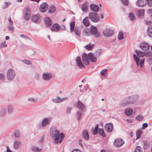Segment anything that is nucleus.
Returning a JSON list of instances; mask_svg holds the SVG:
<instances>
[{
	"label": "nucleus",
	"instance_id": "32",
	"mask_svg": "<svg viewBox=\"0 0 152 152\" xmlns=\"http://www.w3.org/2000/svg\"><path fill=\"white\" fill-rule=\"evenodd\" d=\"M13 135L16 137L18 138L20 135V133L19 130L18 129L15 130L14 132Z\"/></svg>",
	"mask_w": 152,
	"mask_h": 152
},
{
	"label": "nucleus",
	"instance_id": "26",
	"mask_svg": "<svg viewBox=\"0 0 152 152\" xmlns=\"http://www.w3.org/2000/svg\"><path fill=\"white\" fill-rule=\"evenodd\" d=\"M135 52L137 55L140 57H142L145 55V53L141 51L136 50Z\"/></svg>",
	"mask_w": 152,
	"mask_h": 152
},
{
	"label": "nucleus",
	"instance_id": "63",
	"mask_svg": "<svg viewBox=\"0 0 152 152\" xmlns=\"http://www.w3.org/2000/svg\"><path fill=\"white\" fill-rule=\"evenodd\" d=\"M75 23L74 22H72L70 24V27H74Z\"/></svg>",
	"mask_w": 152,
	"mask_h": 152
},
{
	"label": "nucleus",
	"instance_id": "19",
	"mask_svg": "<svg viewBox=\"0 0 152 152\" xmlns=\"http://www.w3.org/2000/svg\"><path fill=\"white\" fill-rule=\"evenodd\" d=\"M124 142L121 139H117L115 141L114 145L117 147H120L123 145Z\"/></svg>",
	"mask_w": 152,
	"mask_h": 152
},
{
	"label": "nucleus",
	"instance_id": "48",
	"mask_svg": "<svg viewBox=\"0 0 152 152\" xmlns=\"http://www.w3.org/2000/svg\"><path fill=\"white\" fill-rule=\"evenodd\" d=\"M139 99V96L138 95L135 94L134 96V102H137Z\"/></svg>",
	"mask_w": 152,
	"mask_h": 152
},
{
	"label": "nucleus",
	"instance_id": "10",
	"mask_svg": "<svg viewBox=\"0 0 152 152\" xmlns=\"http://www.w3.org/2000/svg\"><path fill=\"white\" fill-rule=\"evenodd\" d=\"M87 57L88 60L91 62L94 63L97 61V57L94 53H89L87 55Z\"/></svg>",
	"mask_w": 152,
	"mask_h": 152
},
{
	"label": "nucleus",
	"instance_id": "3",
	"mask_svg": "<svg viewBox=\"0 0 152 152\" xmlns=\"http://www.w3.org/2000/svg\"><path fill=\"white\" fill-rule=\"evenodd\" d=\"M134 59L137 66H140L141 68L143 67L145 61V59L144 58L140 59L135 54H134Z\"/></svg>",
	"mask_w": 152,
	"mask_h": 152
},
{
	"label": "nucleus",
	"instance_id": "12",
	"mask_svg": "<svg viewBox=\"0 0 152 152\" xmlns=\"http://www.w3.org/2000/svg\"><path fill=\"white\" fill-rule=\"evenodd\" d=\"M24 18L25 20H28L30 19L31 18V12L29 7L26 8Z\"/></svg>",
	"mask_w": 152,
	"mask_h": 152
},
{
	"label": "nucleus",
	"instance_id": "2",
	"mask_svg": "<svg viewBox=\"0 0 152 152\" xmlns=\"http://www.w3.org/2000/svg\"><path fill=\"white\" fill-rule=\"evenodd\" d=\"M89 18L93 22H98L99 20V16L96 12H91L89 14Z\"/></svg>",
	"mask_w": 152,
	"mask_h": 152
},
{
	"label": "nucleus",
	"instance_id": "25",
	"mask_svg": "<svg viewBox=\"0 0 152 152\" xmlns=\"http://www.w3.org/2000/svg\"><path fill=\"white\" fill-rule=\"evenodd\" d=\"M20 144V142L19 141L15 140L13 143L14 148L15 149H17L19 147Z\"/></svg>",
	"mask_w": 152,
	"mask_h": 152
},
{
	"label": "nucleus",
	"instance_id": "60",
	"mask_svg": "<svg viewBox=\"0 0 152 152\" xmlns=\"http://www.w3.org/2000/svg\"><path fill=\"white\" fill-rule=\"evenodd\" d=\"M11 4V3L10 2H6L5 3V6L3 7L4 8H6L7 7V6H9Z\"/></svg>",
	"mask_w": 152,
	"mask_h": 152
},
{
	"label": "nucleus",
	"instance_id": "39",
	"mask_svg": "<svg viewBox=\"0 0 152 152\" xmlns=\"http://www.w3.org/2000/svg\"><path fill=\"white\" fill-rule=\"evenodd\" d=\"M83 33L86 36H89L91 35V33L90 31H89L88 29L87 28H86L85 29Z\"/></svg>",
	"mask_w": 152,
	"mask_h": 152
},
{
	"label": "nucleus",
	"instance_id": "18",
	"mask_svg": "<svg viewBox=\"0 0 152 152\" xmlns=\"http://www.w3.org/2000/svg\"><path fill=\"white\" fill-rule=\"evenodd\" d=\"M60 29V27L57 23H54L50 28V29L52 31L58 32L59 31Z\"/></svg>",
	"mask_w": 152,
	"mask_h": 152
},
{
	"label": "nucleus",
	"instance_id": "49",
	"mask_svg": "<svg viewBox=\"0 0 152 152\" xmlns=\"http://www.w3.org/2000/svg\"><path fill=\"white\" fill-rule=\"evenodd\" d=\"M60 141H59V142L60 143L62 141L63 139L65 137V135L62 133H61L60 134Z\"/></svg>",
	"mask_w": 152,
	"mask_h": 152
},
{
	"label": "nucleus",
	"instance_id": "41",
	"mask_svg": "<svg viewBox=\"0 0 152 152\" xmlns=\"http://www.w3.org/2000/svg\"><path fill=\"white\" fill-rule=\"evenodd\" d=\"M7 111L8 113L9 114L11 113L13 111V107L11 105H9L8 106L7 108Z\"/></svg>",
	"mask_w": 152,
	"mask_h": 152
},
{
	"label": "nucleus",
	"instance_id": "46",
	"mask_svg": "<svg viewBox=\"0 0 152 152\" xmlns=\"http://www.w3.org/2000/svg\"><path fill=\"white\" fill-rule=\"evenodd\" d=\"M93 46V45H90V44H89L86 46L85 48L87 50H91L92 49Z\"/></svg>",
	"mask_w": 152,
	"mask_h": 152
},
{
	"label": "nucleus",
	"instance_id": "15",
	"mask_svg": "<svg viewBox=\"0 0 152 152\" xmlns=\"http://www.w3.org/2000/svg\"><path fill=\"white\" fill-rule=\"evenodd\" d=\"M41 18V17L38 14L34 15L32 16L31 20L33 22L37 23L40 21Z\"/></svg>",
	"mask_w": 152,
	"mask_h": 152
},
{
	"label": "nucleus",
	"instance_id": "51",
	"mask_svg": "<svg viewBox=\"0 0 152 152\" xmlns=\"http://www.w3.org/2000/svg\"><path fill=\"white\" fill-rule=\"evenodd\" d=\"M134 152H142L141 148L140 146L137 147L134 150Z\"/></svg>",
	"mask_w": 152,
	"mask_h": 152
},
{
	"label": "nucleus",
	"instance_id": "8",
	"mask_svg": "<svg viewBox=\"0 0 152 152\" xmlns=\"http://www.w3.org/2000/svg\"><path fill=\"white\" fill-rule=\"evenodd\" d=\"M148 4L147 0H138L136 4L137 7H145Z\"/></svg>",
	"mask_w": 152,
	"mask_h": 152
},
{
	"label": "nucleus",
	"instance_id": "59",
	"mask_svg": "<svg viewBox=\"0 0 152 152\" xmlns=\"http://www.w3.org/2000/svg\"><path fill=\"white\" fill-rule=\"evenodd\" d=\"M4 78V75L3 73L0 74V80H3Z\"/></svg>",
	"mask_w": 152,
	"mask_h": 152
},
{
	"label": "nucleus",
	"instance_id": "36",
	"mask_svg": "<svg viewBox=\"0 0 152 152\" xmlns=\"http://www.w3.org/2000/svg\"><path fill=\"white\" fill-rule=\"evenodd\" d=\"M144 11L143 10H140L137 11V15L139 17L143 16L144 15Z\"/></svg>",
	"mask_w": 152,
	"mask_h": 152
},
{
	"label": "nucleus",
	"instance_id": "23",
	"mask_svg": "<svg viewBox=\"0 0 152 152\" xmlns=\"http://www.w3.org/2000/svg\"><path fill=\"white\" fill-rule=\"evenodd\" d=\"M83 23L85 27H87L89 26V17H85L83 20Z\"/></svg>",
	"mask_w": 152,
	"mask_h": 152
},
{
	"label": "nucleus",
	"instance_id": "45",
	"mask_svg": "<svg viewBox=\"0 0 152 152\" xmlns=\"http://www.w3.org/2000/svg\"><path fill=\"white\" fill-rule=\"evenodd\" d=\"M88 59V58L87 54L85 53L83 54L82 56V60L83 62Z\"/></svg>",
	"mask_w": 152,
	"mask_h": 152
},
{
	"label": "nucleus",
	"instance_id": "40",
	"mask_svg": "<svg viewBox=\"0 0 152 152\" xmlns=\"http://www.w3.org/2000/svg\"><path fill=\"white\" fill-rule=\"evenodd\" d=\"M148 32L149 36L152 37V27L149 26L148 27Z\"/></svg>",
	"mask_w": 152,
	"mask_h": 152
},
{
	"label": "nucleus",
	"instance_id": "35",
	"mask_svg": "<svg viewBox=\"0 0 152 152\" xmlns=\"http://www.w3.org/2000/svg\"><path fill=\"white\" fill-rule=\"evenodd\" d=\"M98 133L102 137H104L105 136V134L103 129H98Z\"/></svg>",
	"mask_w": 152,
	"mask_h": 152
},
{
	"label": "nucleus",
	"instance_id": "61",
	"mask_svg": "<svg viewBox=\"0 0 152 152\" xmlns=\"http://www.w3.org/2000/svg\"><path fill=\"white\" fill-rule=\"evenodd\" d=\"M60 27V29L62 30H65L66 28L65 26L64 25H61Z\"/></svg>",
	"mask_w": 152,
	"mask_h": 152
},
{
	"label": "nucleus",
	"instance_id": "53",
	"mask_svg": "<svg viewBox=\"0 0 152 152\" xmlns=\"http://www.w3.org/2000/svg\"><path fill=\"white\" fill-rule=\"evenodd\" d=\"M129 18L131 21L133 20V13L131 12L130 13L129 15Z\"/></svg>",
	"mask_w": 152,
	"mask_h": 152
},
{
	"label": "nucleus",
	"instance_id": "5",
	"mask_svg": "<svg viewBox=\"0 0 152 152\" xmlns=\"http://www.w3.org/2000/svg\"><path fill=\"white\" fill-rule=\"evenodd\" d=\"M52 118L51 117L45 118L43 119L41 122L42 127H44L50 124Z\"/></svg>",
	"mask_w": 152,
	"mask_h": 152
},
{
	"label": "nucleus",
	"instance_id": "11",
	"mask_svg": "<svg viewBox=\"0 0 152 152\" xmlns=\"http://www.w3.org/2000/svg\"><path fill=\"white\" fill-rule=\"evenodd\" d=\"M52 77V74L49 73L45 72L43 73L42 77L44 80H50Z\"/></svg>",
	"mask_w": 152,
	"mask_h": 152
},
{
	"label": "nucleus",
	"instance_id": "29",
	"mask_svg": "<svg viewBox=\"0 0 152 152\" xmlns=\"http://www.w3.org/2000/svg\"><path fill=\"white\" fill-rule=\"evenodd\" d=\"M31 149V151L34 152H40L42 150V148L35 146L32 147Z\"/></svg>",
	"mask_w": 152,
	"mask_h": 152
},
{
	"label": "nucleus",
	"instance_id": "47",
	"mask_svg": "<svg viewBox=\"0 0 152 152\" xmlns=\"http://www.w3.org/2000/svg\"><path fill=\"white\" fill-rule=\"evenodd\" d=\"M123 4L125 6H127L129 4L128 0H121Z\"/></svg>",
	"mask_w": 152,
	"mask_h": 152
},
{
	"label": "nucleus",
	"instance_id": "17",
	"mask_svg": "<svg viewBox=\"0 0 152 152\" xmlns=\"http://www.w3.org/2000/svg\"><path fill=\"white\" fill-rule=\"evenodd\" d=\"M9 24L7 26V28L8 30L11 31L12 33H13L14 32V27L13 26V22L11 20L10 17L9 18Z\"/></svg>",
	"mask_w": 152,
	"mask_h": 152
},
{
	"label": "nucleus",
	"instance_id": "54",
	"mask_svg": "<svg viewBox=\"0 0 152 152\" xmlns=\"http://www.w3.org/2000/svg\"><path fill=\"white\" fill-rule=\"evenodd\" d=\"M148 5L149 7H152V0H147Z\"/></svg>",
	"mask_w": 152,
	"mask_h": 152
},
{
	"label": "nucleus",
	"instance_id": "7",
	"mask_svg": "<svg viewBox=\"0 0 152 152\" xmlns=\"http://www.w3.org/2000/svg\"><path fill=\"white\" fill-rule=\"evenodd\" d=\"M90 32L92 35H95L96 37H100V34L97 31V28L95 26H93L91 28Z\"/></svg>",
	"mask_w": 152,
	"mask_h": 152
},
{
	"label": "nucleus",
	"instance_id": "27",
	"mask_svg": "<svg viewBox=\"0 0 152 152\" xmlns=\"http://www.w3.org/2000/svg\"><path fill=\"white\" fill-rule=\"evenodd\" d=\"M103 50L101 49H98L94 53L97 57H99L102 53Z\"/></svg>",
	"mask_w": 152,
	"mask_h": 152
},
{
	"label": "nucleus",
	"instance_id": "14",
	"mask_svg": "<svg viewBox=\"0 0 152 152\" xmlns=\"http://www.w3.org/2000/svg\"><path fill=\"white\" fill-rule=\"evenodd\" d=\"M105 130L107 132H110L113 129V126L112 123H110L106 124L104 126Z\"/></svg>",
	"mask_w": 152,
	"mask_h": 152
},
{
	"label": "nucleus",
	"instance_id": "21",
	"mask_svg": "<svg viewBox=\"0 0 152 152\" xmlns=\"http://www.w3.org/2000/svg\"><path fill=\"white\" fill-rule=\"evenodd\" d=\"M45 23L47 27L50 26L52 25L51 19L48 17H45L44 18Z\"/></svg>",
	"mask_w": 152,
	"mask_h": 152
},
{
	"label": "nucleus",
	"instance_id": "38",
	"mask_svg": "<svg viewBox=\"0 0 152 152\" xmlns=\"http://www.w3.org/2000/svg\"><path fill=\"white\" fill-rule=\"evenodd\" d=\"M52 101L53 102L56 103L61 102V98L59 96H57L56 99H53Z\"/></svg>",
	"mask_w": 152,
	"mask_h": 152
},
{
	"label": "nucleus",
	"instance_id": "31",
	"mask_svg": "<svg viewBox=\"0 0 152 152\" xmlns=\"http://www.w3.org/2000/svg\"><path fill=\"white\" fill-rule=\"evenodd\" d=\"M56 10V8L55 6L53 5L50 6L48 12L49 13H53L55 12Z\"/></svg>",
	"mask_w": 152,
	"mask_h": 152
},
{
	"label": "nucleus",
	"instance_id": "57",
	"mask_svg": "<svg viewBox=\"0 0 152 152\" xmlns=\"http://www.w3.org/2000/svg\"><path fill=\"white\" fill-rule=\"evenodd\" d=\"M148 126V124L147 123H145L142 124V129H145Z\"/></svg>",
	"mask_w": 152,
	"mask_h": 152
},
{
	"label": "nucleus",
	"instance_id": "42",
	"mask_svg": "<svg viewBox=\"0 0 152 152\" xmlns=\"http://www.w3.org/2000/svg\"><path fill=\"white\" fill-rule=\"evenodd\" d=\"M74 31L75 34L78 36L80 35L81 34L80 30L78 28L75 27V29Z\"/></svg>",
	"mask_w": 152,
	"mask_h": 152
},
{
	"label": "nucleus",
	"instance_id": "34",
	"mask_svg": "<svg viewBox=\"0 0 152 152\" xmlns=\"http://www.w3.org/2000/svg\"><path fill=\"white\" fill-rule=\"evenodd\" d=\"M6 110L5 108H3L0 110V116L1 117H3L5 116L6 114Z\"/></svg>",
	"mask_w": 152,
	"mask_h": 152
},
{
	"label": "nucleus",
	"instance_id": "55",
	"mask_svg": "<svg viewBox=\"0 0 152 152\" xmlns=\"http://www.w3.org/2000/svg\"><path fill=\"white\" fill-rule=\"evenodd\" d=\"M20 37H23L25 38L26 39L31 40V39L29 38L28 36H27L26 35L22 34L20 35Z\"/></svg>",
	"mask_w": 152,
	"mask_h": 152
},
{
	"label": "nucleus",
	"instance_id": "64",
	"mask_svg": "<svg viewBox=\"0 0 152 152\" xmlns=\"http://www.w3.org/2000/svg\"><path fill=\"white\" fill-rule=\"evenodd\" d=\"M148 11L150 14V15L151 18H152V9H151L148 10Z\"/></svg>",
	"mask_w": 152,
	"mask_h": 152
},
{
	"label": "nucleus",
	"instance_id": "20",
	"mask_svg": "<svg viewBox=\"0 0 152 152\" xmlns=\"http://www.w3.org/2000/svg\"><path fill=\"white\" fill-rule=\"evenodd\" d=\"M82 136L84 139L86 140H87L89 139V136L87 130L85 129L83 131Z\"/></svg>",
	"mask_w": 152,
	"mask_h": 152
},
{
	"label": "nucleus",
	"instance_id": "1",
	"mask_svg": "<svg viewBox=\"0 0 152 152\" xmlns=\"http://www.w3.org/2000/svg\"><path fill=\"white\" fill-rule=\"evenodd\" d=\"M50 136L51 137L54 138V142L56 144L59 143L60 137V133L55 126H52L50 128Z\"/></svg>",
	"mask_w": 152,
	"mask_h": 152
},
{
	"label": "nucleus",
	"instance_id": "43",
	"mask_svg": "<svg viewBox=\"0 0 152 152\" xmlns=\"http://www.w3.org/2000/svg\"><path fill=\"white\" fill-rule=\"evenodd\" d=\"M108 70L107 69H102L100 72L101 75L103 76H106V74Z\"/></svg>",
	"mask_w": 152,
	"mask_h": 152
},
{
	"label": "nucleus",
	"instance_id": "24",
	"mask_svg": "<svg viewBox=\"0 0 152 152\" xmlns=\"http://www.w3.org/2000/svg\"><path fill=\"white\" fill-rule=\"evenodd\" d=\"M77 107L80 110H83L84 108V105L80 101L77 102Z\"/></svg>",
	"mask_w": 152,
	"mask_h": 152
},
{
	"label": "nucleus",
	"instance_id": "4",
	"mask_svg": "<svg viewBox=\"0 0 152 152\" xmlns=\"http://www.w3.org/2000/svg\"><path fill=\"white\" fill-rule=\"evenodd\" d=\"M15 75V71L11 69L8 70L7 72V78L9 80H12Z\"/></svg>",
	"mask_w": 152,
	"mask_h": 152
},
{
	"label": "nucleus",
	"instance_id": "9",
	"mask_svg": "<svg viewBox=\"0 0 152 152\" xmlns=\"http://www.w3.org/2000/svg\"><path fill=\"white\" fill-rule=\"evenodd\" d=\"M140 48L143 50H148L150 48L149 45L145 42H143L141 43L140 45Z\"/></svg>",
	"mask_w": 152,
	"mask_h": 152
},
{
	"label": "nucleus",
	"instance_id": "28",
	"mask_svg": "<svg viewBox=\"0 0 152 152\" xmlns=\"http://www.w3.org/2000/svg\"><path fill=\"white\" fill-rule=\"evenodd\" d=\"M142 133V131L141 129H139L137 130L136 132V140H137L139 139Z\"/></svg>",
	"mask_w": 152,
	"mask_h": 152
},
{
	"label": "nucleus",
	"instance_id": "16",
	"mask_svg": "<svg viewBox=\"0 0 152 152\" xmlns=\"http://www.w3.org/2000/svg\"><path fill=\"white\" fill-rule=\"evenodd\" d=\"M75 61L77 62V65L78 67L82 69H84L85 68L82 62L80 57L79 56L77 57L76 58Z\"/></svg>",
	"mask_w": 152,
	"mask_h": 152
},
{
	"label": "nucleus",
	"instance_id": "13",
	"mask_svg": "<svg viewBox=\"0 0 152 152\" xmlns=\"http://www.w3.org/2000/svg\"><path fill=\"white\" fill-rule=\"evenodd\" d=\"M48 5L46 2L43 3L39 7V10L42 12H46L48 9Z\"/></svg>",
	"mask_w": 152,
	"mask_h": 152
},
{
	"label": "nucleus",
	"instance_id": "37",
	"mask_svg": "<svg viewBox=\"0 0 152 152\" xmlns=\"http://www.w3.org/2000/svg\"><path fill=\"white\" fill-rule=\"evenodd\" d=\"M123 32L121 31L119 32V34L118 36V38L119 40H121L123 39L124 38V37Z\"/></svg>",
	"mask_w": 152,
	"mask_h": 152
},
{
	"label": "nucleus",
	"instance_id": "56",
	"mask_svg": "<svg viewBox=\"0 0 152 152\" xmlns=\"http://www.w3.org/2000/svg\"><path fill=\"white\" fill-rule=\"evenodd\" d=\"M77 115L78 117L77 120H79L82 115L81 113L80 112H77Z\"/></svg>",
	"mask_w": 152,
	"mask_h": 152
},
{
	"label": "nucleus",
	"instance_id": "6",
	"mask_svg": "<svg viewBox=\"0 0 152 152\" xmlns=\"http://www.w3.org/2000/svg\"><path fill=\"white\" fill-rule=\"evenodd\" d=\"M114 33V31L113 30L109 28H106L103 31V34L105 37L111 36Z\"/></svg>",
	"mask_w": 152,
	"mask_h": 152
},
{
	"label": "nucleus",
	"instance_id": "22",
	"mask_svg": "<svg viewBox=\"0 0 152 152\" xmlns=\"http://www.w3.org/2000/svg\"><path fill=\"white\" fill-rule=\"evenodd\" d=\"M90 8L92 11L95 12L98 11L99 10V7L98 6L94 4H91Z\"/></svg>",
	"mask_w": 152,
	"mask_h": 152
},
{
	"label": "nucleus",
	"instance_id": "33",
	"mask_svg": "<svg viewBox=\"0 0 152 152\" xmlns=\"http://www.w3.org/2000/svg\"><path fill=\"white\" fill-rule=\"evenodd\" d=\"M81 9L82 11L84 12H86L88 10V6L86 3H85L81 6Z\"/></svg>",
	"mask_w": 152,
	"mask_h": 152
},
{
	"label": "nucleus",
	"instance_id": "62",
	"mask_svg": "<svg viewBox=\"0 0 152 152\" xmlns=\"http://www.w3.org/2000/svg\"><path fill=\"white\" fill-rule=\"evenodd\" d=\"M98 130L94 129V130L92 132V134H93L96 135L97 134Z\"/></svg>",
	"mask_w": 152,
	"mask_h": 152
},
{
	"label": "nucleus",
	"instance_id": "50",
	"mask_svg": "<svg viewBox=\"0 0 152 152\" xmlns=\"http://www.w3.org/2000/svg\"><path fill=\"white\" fill-rule=\"evenodd\" d=\"M136 119L137 120L140 121L142 120L143 117L141 115H139L136 117Z\"/></svg>",
	"mask_w": 152,
	"mask_h": 152
},
{
	"label": "nucleus",
	"instance_id": "52",
	"mask_svg": "<svg viewBox=\"0 0 152 152\" xmlns=\"http://www.w3.org/2000/svg\"><path fill=\"white\" fill-rule=\"evenodd\" d=\"M7 46V45L6 44V42H3L0 45V48H3L6 47Z\"/></svg>",
	"mask_w": 152,
	"mask_h": 152
},
{
	"label": "nucleus",
	"instance_id": "44",
	"mask_svg": "<svg viewBox=\"0 0 152 152\" xmlns=\"http://www.w3.org/2000/svg\"><path fill=\"white\" fill-rule=\"evenodd\" d=\"M143 148L145 149H147L150 146L149 143V142H148L143 141Z\"/></svg>",
	"mask_w": 152,
	"mask_h": 152
},
{
	"label": "nucleus",
	"instance_id": "30",
	"mask_svg": "<svg viewBox=\"0 0 152 152\" xmlns=\"http://www.w3.org/2000/svg\"><path fill=\"white\" fill-rule=\"evenodd\" d=\"M133 110L132 109L129 108H126L125 110V113L128 116L130 115L132 113Z\"/></svg>",
	"mask_w": 152,
	"mask_h": 152
},
{
	"label": "nucleus",
	"instance_id": "58",
	"mask_svg": "<svg viewBox=\"0 0 152 152\" xmlns=\"http://www.w3.org/2000/svg\"><path fill=\"white\" fill-rule=\"evenodd\" d=\"M88 59L86 61L83 62V63L86 65L87 66L90 64V63L89 61L88 60Z\"/></svg>",
	"mask_w": 152,
	"mask_h": 152
}]
</instances>
